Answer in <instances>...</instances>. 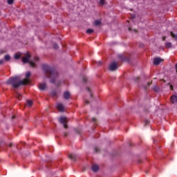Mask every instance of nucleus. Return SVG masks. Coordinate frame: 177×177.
Segmentation results:
<instances>
[{"mask_svg":"<svg viewBox=\"0 0 177 177\" xmlns=\"http://www.w3.org/2000/svg\"><path fill=\"white\" fill-rule=\"evenodd\" d=\"M91 169L93 172H97L99 171V166L97 165H93Z\"/></svg>","mask_w":177,"mask_h":177,"instance_id":"obj_10","label":"nucleus"},{"mask_svg":"<svg viewBox=\"0 0 177 177\" xmlns=\"http://www.w3.org/2000/svg\"><path fill=\"white\" fill-rule=\"evenodd\" d=\"M26 106H28V107H31V106H32V101H31V100H28V101H27Z\"/></svg>","mask_w":177,"mask_h":177,"instance_id":"obj_14","label":"nucleus"},{"mask_svg":"<svg viewBox=\"0 0 177 177\" xmlns=\"http://www.w3.org/2000/svg\"><path fill=\"white\" fill-rule=\"evenodd\" d=\"M57 109L59 110V111H64V105L62 103L57 104Z\"/></svg>","mask_w":177,"mask_h":177,"instance_id":"obj_8","label":"nucleus"},{"mask_svg":"<svg viewBox=\"0 0 177 177\" xmlns=\"http://www.w3.org/2000/svg\"><path fill=\"white\" fill-rule=\"evenodd\" d=\"M43 70L46 73L47 77L50 78V82L55 83V79L57 78V71L49 65H44Z\"/></svg>","mask_w":177,"mask_h":177,"instance_id":"obj_2","label":"nucleus"},{"mask_svg":"<svg viewBox=\"0 0 177 177\" xmlns=\"http://www.w3.org/2000/svg\"><path fill=\"white\" fill-rule=\"evenodd\" d=\"M17 99H19V100H20V97H21V95L19 94V93H17Z\"/></svg>","mask_w":177,"mask_h":177,"instance_id":"obj_21","label":"nucleus"},{"mask_svg":"<svg viewBox=\"0 0 177 177\" xmlns=\"http://www.w3.org/2000/svg\"><path fill=\"white\" fill-rule=\"evenodd\" d=\"M153 64H156V59H153Z\"/></svg>","mask_w":177,"mask_h":177,"instance_id":"obj_27","label":"nucleus"},{"mask_svg":"<svg viewBox=\"0 0 177 177\" xmlns=\"http://www.w3.org/2000/svg\"><path fill=\"white\" fill-rule=\"evenodd\" d=\"M31 75V72L28 71L26 73V79L23 80H20V77L16 76L15 77H12L7 81V84H10L12 85L14 88H19L20 85H27L30 82V77Z\"/></svg>","mask_w":177,"mask_h":177,"instance_id":"obj_1","label":"nucleus"},{"mask_svg":"<svg viewBox=\"0 0 177 177\" xmlns=\"http://www.w3.org/2000/svg\"><path fill=\"white\" fill-rule=\"evenodd\" d=\"M88 92L90 93V96H92V93H91V89L89 88H87Z\"/></svg>","mask_w":177,"mask_h":177,"instance_id":"obj_23","label":"nucleus"},{"mask_svg":"<svg viewBox=\"0 0 177 177\" xmlns=\"http://www.w3.org/2000/svg\"><path fill=\"white\" fill-rule=\"evenodd\" d=\"M4 59L6 62H9V60H10V55H6L4 56Z\"/></svg>","mask_w":177,"mask_h":177,"instance_id":"obj_15","label":"nucleus"},{"mask_svg":"<svg viewBox=\"0 0 177 177\" xmlns=\"http://www.w3.org/2000/svg\"><path fill=\"white\" fill-rule=\"evenodd\" d=\"M86 32H87V34H92V32H93V30H92V29H88V30H86Z\"/></svg>","mask_w":177,"mask_h":177,"instance_id":"obj_17","label":"nucleus"},{"mask_svg":"<svg viewBox=\"0 0 177 177\" xmlns=\"http://www.w3.org/2000/svg\"><path fill=\"white\" fill-rule=\"evenodd\" d=\"M117 68H118V64L117 62H113L109 64V70H111V71H114L117 70Z\"/></svg>","mask_w":177,"mask_h":177,"instance_id":"obj_4","label":"nucleus"},{"mask_svg":"<svg viewBox=\"0 0 177 177\" xmlns=\"http://www.w3.org/2000/svg\"><path fill=\"white\" fill-rule=\"evenodd\" d=\"M15 0H8V3L9 4V5H12V3H13V1H14Z\"/></svg>","mask_w":177,"mask_h":177,"instance_id":"obj_20","label":"nucleus"},{"mask_svg":"<svg viewBox=\"0 0 177 177\" xmlns=\"http://www.w3.org/2000/svg\"><path fill=\"white\" fill-rule=\"evenodd\" d=\"M100 5H104V0H100Z\"/></svg>","mask_w":177,"mask_h":177,"instance_id":"obj_22","label":"nucleus"},{"mask_svg":"<svg viewBox=\"0 0 177 177\" xmlns=\"http://www.w3.org/2000/svg\"><path fill=\"white\" fill-rule=\"evenodd\" d=\"M31 55L30 54L26 53L24 57H22V62L23 63H28L31 67H35V64L37 62H38L39 58L38 57H35L34 59H30Z\"/></svg>","mask_w":177,"mask_h":177,"instance_id":"obj_3","label":"nucleus"},{"mask_svg":"<svg viewBox=\"0 0 177 177\" xmlns=\"http://www.w3.org/2000/svg\"><path fill=\"white\" fill-rule=\"evenodd\" d=\"M97 64H102V62L100 61L97 62Z\"/></svg>","mask_w":177,"mask_h":177,"instance_id":"obj_28","label":"nucleus"},{"mask_svg":"<svg viewBox=\"0 0 177 177\" xmlns=\"http://www.w3.org/2000/svg\"><path fill=\"white\" fill-rule=\"evenodd\" d=\"M129 31H131V28H129Z\"/></svg>","mask_w":177,"mask_h":177,"instance_id":"obj_32","label":"nucleus"},{"mask_svg":"<svg viewBox=\"0 0 177 177\" xmlns=\"http://www.w3.org/2000/svg\"><path fill=\"white\" fill-rule=\"evenodd\" d=\"M162 63H164V59L162 58L158 57H156V66H158Z\"/></svg>","mask_w":177,"mask_h":177,"instance_id":"obj_7","label":"nucleus"},{"mask_svg":"<svg viewBox=\"0 0 177 177\" xmlns=\"http://www.w3.org/2000/svg\"><path fill=\"white\" fill-rule=\"evenodd\" d=\"M100 24V21L96 20V21H95V26H99Z\"/></svg>","mask_w":177,"mask_h":177,"instance_id":"obj_19","label":"nucleus"},{"mask_svg":"<svg viewBox=\"0 0 177 177\" xmlns=\"http://www.w3.org/2000/svg\"><path fill=\"white\" fill-rule=\"evenodd\" d=\"M163 41H165V37H163Z\"/></svg>","mask_w":177,"mask_h":177,"instance_id":"obj_29","label":"nucleus"},{"mask_svg":"<svg viewBox=\"0 0 177 177\" xmlns=\"http://www.w3.org/2000/svg\"><path fill=\"white\" fill-rule=\"evenodd\" d=\"M85 103L88 104V101H85Z\"/></svg>","mask_w":177,"mask_h":177,"instance_id":"obj_31","label":"nucleus"},{"mask_svg":"<svg viewBox=\"0 0 177 177\" xmlns=\"http://www.w3.org/2000/svg\"><path fill=\"white\" fill-rule=\"evenodd\" d=\"M170 88H171V89H172V88H173V87H172V85H170Z\"/></svg>","mask_w":177,"mask_h":177,"instance_id":"obj_30","label":"nucleus"},{"mask_svg":"<svg viewBox=\"0 0 177 177\" xmlns=\"http://www.w3.org/2000/svg\"><path fill=\"white\" fill-rule=\"evenodd\" d=\"M92 121H93V122H95V121H96V118H92Z\"/></svg>","mask_w":177,"mask_h":177,"instance_id":"obj_26","label":"nucleus"},{"mask_svg":"<svg viewBox=\"0 0 177 177\" xmlns=\"http://www.w3.org/2000/svg\"><path fill=\"white\" fill-rule=\"evenodd\" d=\"M59 48V46H57V44H55V46H54L55 49H57Z\"/></svg>","mask_w":177,"mask_h":177,"instance_id":"obj_25","label":"nucleus"},{"mask_svg":"<svg viewBox=\"0 0 177 177\" xmlns=\"http://www.w3.org/2000/svg\"><path fill=\"white\" fill-rule=\"evenodd\" d=\"M1 64H3V59H0V66Z\"/></svg>","mask_w":177,"mask_h":177,"instance_id":"obj_24","label":"nucleus"},{"mask_svg":"<svg viewBox=\"0 0 177 177\" xmlns=\"http://www.w3.org/2000/svg\"><path fill=\"white\" fill-rule=\"evenodd\" d=\"M59 122H61V124H63L64 128H67V118L62 116L61 118H59Z\"/></svg>","mask_w":177,"mask_h":177,"instance_id":"obj_5","label":"nucleus"},{"mask_svg":"<svg viewBox=\"0 0 177 177\" xmlns=\"http://www.w3.org/2000/svg\"><path fill=\"white\" fill-rule=\"evenodd\" d=\"M68 158L72 160L73 161H75V155L74 154H69Z\"/></svg>","mask_w":177,"mask_h":177,"instance_id":"obj_13","label":"nucleus"},{"mask_svg":"<svg viewBox=\"0 0 177 177\" xmlns=\"http://www.w3.org/2000/svg\"><path fill=\"white\" fill-rule=\"evenodd\" d=\"M171 35L173 38H175V39H177V35L174 34V32H171Z\"/></svg>","mask_w":177,"mask_h":177,"instance_id":"obj_18","label":"nucleus"},{"mask_svg":"<svg viewBox=\"0 0 177 177\" xmlns=\"http://www.w3.org/2000/svg\"><path fill=\"white\" fill-rule=\"evenodd\" d=\"M166 48H171L172 47V43L168 42L165 44Z\"/></svg>","mask_w":177,"mask_h":177,"instance_id":"obj_16","label":"nucleus"},{"mask_svg":"<svg viewBox=\"0 0 177 177\" xmlns=\"http://www.w3.org/2000/svg\"><path fill=\"white\" fill-rule=\"evenodd\" d=\"M14 57L16 60L19 59L20 57H21V53H15V55H14Z\"/></svg>","mask_w":177,"mask_h":177,"instance_id":"obj_12","label":"nucleus"},{"mask_svg":"<svg viewBox=\"0 0 177 177\" xmlns=\"http://www.w3.org/2000/svg\"><path fill=\"white\" fill-rule=\"evenodd\" d=\"M64 98L66 100L70 98V93L68 91H65L64 93Z\"/></svg>","mask_w":177,"mask_h":177,"instance_id":"obj_11","label":"nucleus"},{"mask_svg":"<svg viewBox=\"0 0 177 177\" xmlns=\"http://www.w3.org/2000/svg\"><path fill=\"white\" fill-rule=\"evenodd\" d=\"M39 89H40V91H45V89H46V84L44 82L40 83L39 84Z\"/></svg>","mask_w":177,"mask_h":177,"instance_id":"obj_9","label":"nucleus"},{"mask_svg":"<svg viewBox=\"0 0 177 177\" xmlns=\"http://www.w3.org/2000/svg\"><path fill=\"white\" fill-rule=\"evenodd\" d=\"M170 102L172 104H177V95L176 94H174L170 97Z\"/></svg>","mask_w":177,"mask_h":177,"instance_id":"obj_6","label":"nucleus"}]
</instances>
